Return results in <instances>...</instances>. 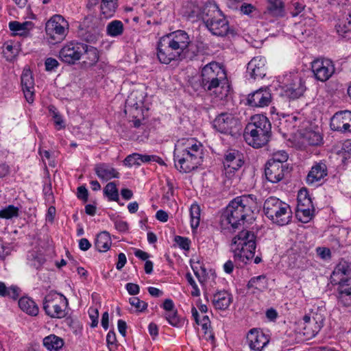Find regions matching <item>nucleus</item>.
<instances>
[{"mask_svg": "<svg viewBox=\"0 0 351 351\" xmlns=\"http://www.w3.org/2000/svg\"><path fill=\"white\" fill-rule=\"evenodd\" d=\"M176 168L180 173H189L203 161V145L193 138L187 139L182 145L176 147L173 152Z\"/></svg>", "mask_w": 351, "mask_h": 351, "instance_id": "obj_1", "label": "nucleus"}, {"mask_svg": "<svg viewBox=\"0 0 351 351\" xmlns=\"http://www.w3.org/2000/svg\"><path fill=\"white\" fill-rule=\"evenodd\" d=\"M256 205V197L252 194L239 196L232 200L221 215V223L237 229L253 213Z\"/></svg>", "mask_w": 351, "mask_h": 351, "instance_id": "obj_2", "label": "nucleus"}, {"mask_svg": "<svg viewBox=\"0 0 351 351\" xmlns=\"http://www.w3.org/2000/svg\"><path fill=\"white\" fill-rule=\"evenodd\" d=\"M244 138L246 143L254 147L265 145L271 136V125L268 118L263 114H255L245 126Z\"/></svg>", "mask_w": 351, "mask_h": 351, "instance_id": "obj_3", "label": "nucleus"}, {"mask_svg": "<svg viewBox=\"0 0 351 351\" xmlns=\"http://www.w3.org/2000/svg\"><path fill=\"white\" fill-rule=\"evenodd\" d=\"M226 81V71L219 63L211 62L202 68L199 84L209 94L218 96V89L223 88Z\"/></svg>", "mask_w": 351, "mask_h": 351, "instance_id": "obj_4", "label": "nucleus"}, {"mask_svg": "<svg viewBox=\"0 0 351 351\" xmlns=\"http://www.w3.org/2000/svg\"><path fill=\"white\" fill-rule=\"evenodd\" d=\"M256 247V236L250 230H242L232 240L231 249L234 259L245 264L254 258Z\"/></svg>", "mask_w": 351, "mask_h": 351, "instance_id": "obj_5", "label": "nucleus"}, {"mask_svg": "<svg viewBox=\"0 0 351 351\" xmlns=\"http://www.w3.org/2000/svg\"><path fill=\"white\" fill-rule=\"evenodd\" d=\"M263 210L266 217L278 226L288 224L292 218L289 205L274 196L265 201Z\"/></svg>", "mask_w": 351, "mask_h": 351, "instance_id": "obj_6", "label": "nucleus"}, {"mask_svg": "<svg viewBox=\"0 0 351 351\" xmlns=\"http://www.w3.org/2000/svg\"><path fill=\"white\" fill-rule=\"evenodd\" d=\"M213 126L217 132L232 136L240 134L241 130L239 120L227 112L219 114L213 120Z\"/></svg>", "mask_w": 351, "mask_h": 351, "instance_id": "obj_7", "label": "nucleus"}, {"mask_svg": "<svg viewBox=\"0 0 351 351\" xmlns=\"http://www.w3.org/2000/svg\"><path fill=\"white\" fill-rule=\"evenodd\" d=\"M43 310L52 318H63L66 313L63 306L67 304L66 298L62 294L51 292L43 300Z\"/></svg>", "mask_w": 351, "mask_h": 351, "instance_id": "obj_8", "label": "nucleus"}, {"mask_svg": "<svg viewBox=\"0 0 351 351\" xmlns=\"http://www.w3.org/2000/svg\"><path fill=\"white\" fill-rule=\"evenodd\" d=\"M68 27V22L61 15L56 14L47 22L45 31L55 43H60L66 37Z\"/></svg>", "mask_w": 351, "mask_h": 351, "instance_id": "obj_9", "label": "nucleus"}, {"mask_svg": "<svg viewBox=\"0 0 351 351\" xmlns=\"http://www.w3.org/2000/svg\"><path fill=\"white\" fill-rule=\"evenodd\" d=\"M97 23V19L93 16L85 17L79 26L78 37L86 43H95L100 36V29Z\"/></svg>", "mask_w": 351, "mask_h": 351, "instance_id": "obj_10", "label": "nucleus"}, {"mask_svg": "<svg viewBox=\"0 0 351 351\" xmlns=\"http://www.w3.org/2000/svg\"><path fill=\"white\" fill-rule=\"evenodd\" d=\"M311 70L317 80L324 82L332 77L335 69L330 59L317 58L311 62Z\"/></svg>", "mask_w": 351, "mask_h": 351, "instance_id": "obj_11", "label": "nucleus"}, {"mask_svg": "<svg viewBox=\"0 0 351 351\" xmlns=\"http://www.w3.org/2000/svg\"><path fill=\"white\" fill-rule=\"evenodd\" d=\"M285 91L291 99H297L306 90L302 78L297 73H290L284 77Z\"/></svg>", "mask_w": 351, "mask_h": 351, "instance_id": "obj_12", "label": "nucleus"}, {"mask_svg": "<svg viewBox=\"0 0 351 351\" xmlns=\"http://www.w3.org/2000/svg\"><path fill=\"white\" fill-rule=\"evenodd\" d=\"M165 36L160 38L157 46V57L162 64H169L173 60H182V55Z\"/></svg>", "mask_w": 351, "mask_h": 351, "instance_id": "obj_13", "label": "nucleus"}, {"mask_svg": "<svg viewBox=\"0 0 351 351\" xmlns=\"http://www.w3.org/2000/svg\"><path fill=\"white\" fill-rule=\"evenodd\" d=\"M212 34L217 36L224 37L228 36H234L237 34L233 27H230L228 20L223 16L222 12L220 16H217L213 21H210L206 25Z\"/></svg>", "mask_w": 351, "mask_h": 351, "instance_id": "obj_14", "label": "nucleus"}, {"mask_svg": "<svg viewBox=\"0 0 351 351\" xmlns=\"http://www.w3.org/2000/svg\"><path fill=\"white\" fill-rule=\"evenodd\" d=\"M272 101L271 89L268 86L261 87L250 93L247 97V104L253 108L268 106Z\"/></svg>", "mask_w": 351, "mask_h": 351, "instance_id": "obj_15", "label": "nucleus"}, {"mask_svg": "<svg viewBox=\"0 0 351 351\" xmlns=\"http://www.w3.org/2000/svg\"><path fill=\"white\" fill-rule=\"evenodd\" d=\"M331 130L341 132H351V111L336 112L330 119Z\"/></svg>", "mask_w": 351, "mask_h": 351, "instance_id": "obj_16", "label": "nucleus"}, {"mask_svg": "<svg viewBox=\"0 0 351 351\" xmlns=\"http://www.w3.org/2000/svg\"><path fill=\"white\" fill-rule=\"evenodd\" d=\"M303 335L306 339H310L314 337L321 330L324 325V318L316 314L312 317L308 315L303 317Z\"/></svg>", "mask_w": 351, "mask_h": 351, "instance_id": "obj_17", "label": "nucleus"}, {"mask_svg": "<svg viewBox=\"0 0 351 351\" xmlns=\"http://www.w3.org/2000/svg\"><path fill=\"white\" fill-rule=\"evenodd\" d=\"M246 73L254 80L263 79L267 73L265 58L262 56L253 58L247 64Z\"/></svg>", "mask_w": 351, "mask_h": 351, "instance_id": "obj_18", "label": "nucleus"}, {"mask_svg": "<svg viewBox=\"0 0 351 351\" xmlns=\"http://www.w3.org/2000/svg\"><path fill=\"white\" fill-rule=\"evenodd\" d=\"M80 45L81 43H71L64 46L59 51L60 59L69 64H74L82 56V53H80V50L82 49Z\"/></svg>", "mask_w": 351, "mask_h": 351, "instance_id": "obj_19", "label": "nucleus"}, {"mask_svg": "<svg viewBox=\"0 0 351 351\" xmlns=\"http://www.w3.org/2000/svg\"><path fill=\"white\" fill-rule=\"evenodd\" d=\"M169 42L183 56V52L191 43L188 34L184 30H177L165 36Z\"/></svg>", "mask_w": 351, "mask_h": 351, "instance_id": "obj_20", "label": "nucleus"}, {"mask_svg": "<svg viewBox=\"0 0 351 351\" xmlns=\"http://www.w3.org/2000/svg\"><path fill=\"white\" fill-rule=\"evenodd\" d=\"M288 167L282 163L267 162L265 165V175L268 181L272 183H278L285 176V172Z\"/></svg>", "mask_w": 351, "mask_h": 351, "instance_id": "obj_21", "label": "nucleus"}, {"mask_svg": "<svg viewBox=\"0 0 351 351\" xmlns=\"http://www.w3.org/2000/svg\"><path fill=\"white\" fill-rule=\"evenodd\" d=\"M225 169V173L227 177H230L231 174L240 169L243 165L242 156L239 152L231 151L225 155L223 161Z\"/></svg>", "mask_w": 351, "mask_h": 351, "instance_id": "obj_22", "label": "nucleus"}, {"mask_svg": "<svg viewBox=\"0 0 351 351\" xmlns=\"http://www.w3.org/2000/svg\"><path fill=\"white\" fill-rule=\"evenodd\" d=\"M247 342L252 350L261 351L269 343V339L262 332L253 328L247 333Z\"/></svg>", "mask_w": 351, "mask_h": 351, "instance_id": "obj_23", "label": "nucleus"}, {"mask_svg": "<svg viewBox=\"0 0 351 351\" xmlns=\"http://www.w3.org/2000/svg\"><path fill=\"white\" fill-rule=\"evenodd\" d=\"M350 274L351 265L348 261L341 259L331 274L330 282L332 284H335L346 279H350L351 277H349Z\"/></svg>", "mask_w": 351, "mask_h": 351, "instance_id": "obj_24", "label": "nucleus"}, {"mask_svg": "<svg viewBox=\"0 0 351 351\" xmlns=\"http://www.w3.org/2000/svg\"><path fill=\"white\" fill-rule=\"evenodd\" d=\"M338 302L345 306H351V278L335 283Z\"/></svg>", "mask_w": 351, "mask_h": 351, "instance_id": "obj_25", "label": "nucleus"}, {"mask_svg": "<svg viewBox=\"0 0 351 351\" xmlns=\"http://www.w3.org/2000/svg\"><path fill=\"white\" fill-rule=\"evenodd\" d=\"M328 174V169L325 162L320 161L312 167L306 176V182L313 184L320 181Z\"/></svg>", "mask_w": 351, "mask_h": 351, "instance_id": "obj_26", "label": "nucleus"}, {"mask_svg": "<svg viewBox=\"0 0 351 351\" xmlns=\"http://www.w3.org/2000/svg\"><path fill=\"white\" fill-rule=\"evenodd\" d=\"M80 47H82V49L80 50V53H82V57L84 58L83 63L88 66L95 65L99 58L97 49L91 45L82 43Z\"/></svg>", "mask_w": 351, "mask_h": 351, "instance_id": "obj_27", "label": "nucleus"}, {"mask_svg": "<svg viewBox=\"0 0 351 351\" xmlns=\"http://www.w3.org/2000/svg\"><path fill=\"white\" fill-rule=\"evenodd\" d=\"M232 302V295L225 290L218 291L213 295L212 303L218 310L227 309Z\"/></svg>", "mask_w": 351, "mask_h": 351, "instance_id": "obj_28", "label": "nucleus"}, {"mask_svg": "<svg viewBox=\"0 0 351 351\" xmlns=\"http://www.w3.org/2000/svg\"><path fill=\"white\" fill-rule=\"evenodd\" d=\"M221 13V11L219 9V7L216 3L204 2L201 19L204 21L205 25H206L210 21H213L217 16H220Z\"/></svg>", "mask_w": 351, "mask_h": 351, "instance_id": "obj_29", "label": "nucleus"}, {"mask_svg": "<svg viewBox=\"0 0 351 351\" xmlns=\"http://www.w3.org/2000/svg\"><path fill=\"white\" fill-rule=\"evenodd\" d=\"M95 171L97 176L102 180H108L112 178H118L119 177V172L106 163L96 165Z\"/></svg>", "mask_w": 351, "mask_h": 351, "instance_id": "obj_30", "label": "nucleus"}, {"mask_svg": "<svg viewBox=\"0 0 351 351\" xmlns=\"http://www.w3.org/2000/svg\"><path fill=\"white\" fill-rule=\"evenodd\" d=\"M285 9L281 1H277L273 3L269 4L266 10L263 12V16L265 19L270 18L278 19L285 15Z\"/></svg>", "mask_w": 351, "mask_h": 351, "instance_id": "obj_31", "label": "nucleus"}, {"mask_svg": "<svg viewBox=\"0 0 351 351\" xmlns=\"http://www.w3.org/2000/svg\"><path fill=\"white\" fill-rule=\"evenodd\" d=\"M19 306L23 312L31 316H36L38 314V306L31 298L22 297L19 300Z\"/></svg>", "mask_w": 351, "mask_h": 351, "instance_id": "obj_32", "label": "nucleus"}, {"mask_svg": "<svg viewBox=\"0 0 351 351\" xmlns=\"http://www.w3.org/2000/svg\"><path fill=\"white\" fill-rule=\"evenodd\" d=\"M111 243L112 241L110 234L106 231H104L97 234L95 239V246L99 252H106L110 249Z\"/></svg>", "mask_w": 351, "mask_h": 351, "instance_id": "obj_33", "label": "nucleus"}, {"mask_svg": "<svg viewBox=\"0 0 351 351\" xmlns=\"http://www.w3.org/2000/svg\"><path fill=\"white\" fill-rule=\"evenodd\" d=\"M43 346L49 351H58L64 346V340L55 335H50L43 339Z\"/></svg>", "mask_w": 351, "mask_h": 351, "instance_id": "obj_34", "label": "nucleus"}, {"mask_svg": "<svg viewBox=\"0 0 351 351\" xmlns=\"http://www.w3.org/2000/svg\"><path fill=\"white\" fill-rule=\"evenodd\" d=\"M117 0H101L100 8L104 17H111L117 8Z\"/></svg>", "mask_w": 351, "mask_h": 351, "instance_id": "obj_35", "label": "nucleus"}, {"mask_svg": "<svg viewBox=\"0 0 351 351\" xmlns=\"http://www.w3.org/2000/svg\"><path fill=\"white\" fill-rule=\"evenodd\" d=\"M247 289H255L258 291H263L267 288L266 277L264 275H261L256 277L252 278L247 285Z\"/></svg>", "mask_w": 351, "mask_h": 351, "instance_id": "obj_36", "label": "nucleus"}, {"mask_svg": "<svg viewBox=\"0 0 351 351\" xmlns=\"http://www.w3.org/2000/svg\"><path fill=\"white\" fill-rule=\"evenodd\" d=\"M104 194L108 198L109 201H114L118 202L121 206L123 205V203L121 204L119 202V191L115 182H111L108 183L104 189Z\"/></svg>", "mask_w": 351, "mask_h": 351, "instance_id": "obj_37", "label": "nucleus"}, {"mask_svg": "<svg viewBox=\"0 0 351 351\" xmlns=\"http://www.w3.org/2000/svg\"><path fill=\"white\" fill-rule=\"evenodd\" d=\"M322 137L321 134L315 131H306L303 135V142L312 146H317L321 144Z\"/></svg>", "mask_w": 351, "mask_h": 351, "instance_id": "obj_38", "label": "nucleus"}, {"mask_svg": "<svg viewBox=\"0 0 351 351\" xmlns=\"http://www.w3.org/2000/svg\"><path fill=\"white\" fill-rule=\"evenodd\" d=\"M297 208H314L311 198L309 197L306 189L300 190L298 195V205Z\"/></svg>", "mask_w": 351, "mask_h": 351, "instance_id": "obj_39", "label": "nucleus"}, {"mask_svg": "<svg viewBox=\"0 0 351 351\" xmlns=\"http://www.w3.org/2000/svg\"><path fill=\"white\" fill-rule=\"evenodd\" d=\"M123 23L118 20L111 21L106 27L107 34L112 37L121 35L123 32Z\"/></svg>", "mask_w": 351, "mask_h": 351, "instance_id": "obj_40", "label": "nucleus"}, {"mask_svg": "<svg viewBox=\"0 0 351 351\" xmlns=\"http://www.w3.org/2000/svg\"><path fill=\"white\" fill-rule=\"evenodd\" d=\"M19 292L20 289L16 286L7 287L4 282H0V296L16 300L19 295Z\"/></svg>", "mask_w": 351, "mask_h": 351, "instance_id": "obj_41", "label": "nucleus"}, {"mask_svg": "<svg viewBox=\"0 0 351 351\" xmlns=\"http://www.w3.org/2000/svg\"><path fill=\"white\" fill-rule=\"evenodd\" d=\"M337 31L342 37L348 40L351 39V10L346 14V23L343 26L339 25Z\"/></svg>", "mask_w": 351, "mask_h": 351, "instance_id": "obj_42", "label": "nucleus"}, {"mask_svg": "<svg viewBox=\"0 0 351 351\" xmlns=\"http://www.w3.org/2000/svg\"><path fill=\"white\" fill-rule=\"evenodd\" d=\"M21 86L24 88H34V80L29 69H24L21 77Z\"/></svg>", "mask_w": 351, "mask_h": 351, "instance_id": "obj_43", "label": "nucleus"}, {"mask_svg": "<svg viewBox=\"0 0 351 351\" xmlns=\"http://www.w3.org/2000/svg\"><path fill=\"white\" fill-rule=\"evenodd\" d=\"M314 210V208H297L295 215L299 221L307 223L312 219Z\"/></svg>", "mask_w": 351, "mask_h": 351, "instance_id": "obj_44", "label": "nucleus"}, {"mask_svg": "<svg viewBox=\"0 0 351 351\" xmlns=\"http://www.w3.org/2000/svg\"><path fill=\"white\" fill-rule=\"evenodd\" d=\"M19 215V209L14 205H8L4 208L0 210V218L10 219L13 217H17Z\"/></svg>", "mask_w": 351, "mask_h": 351, "instance_id": "obj_45", "label": "nucleus"}, {"mask_svg": "<svg viewBox=\"0 0 351 351\" xmlns=\"http://www.w3.org/2000/svg\"><path fill=\"white\" fill-rule=\"evenodd\" d=\"M203 3V1H197L191 2L189 7V16L190 18H197L201 19Z\"/></svg>", "mask_w": 351, "mask_h": 351, "instance_id": "obj_46", "label": "nucleus"}, {"mask_svg": "<svg viewBox=\"0 0 351 351\" xmlns=\"http://www.w3.org/2000/svg\"><path fill=\"white\" fill-rule=\"evenodd\" d=\"M165 317L169 324L174 327H181L184 324V320L178 317L177 310L176 309L166 312Z\"/></svg>", "mask_w": 351, "mask_h": 351, "instance_id": "obj_47", "label": "nucleus"}, {"mask_svg": "<svg viewBox=\"0 0 351 351\" xmlns=\"http://www.w3.org/2000/svg\"><path fill=\"white\" fill-rule=\"evenodd\" d=\"M191 225L192 228H197L199 224L200 208L197 204H192L190 208Z\"/></svg>", "mask_w": 351, "mask_h": 351, "instance_id": "obj_48", "label": "nucleus"}, {"mask_svg": "<svg viewBox=\"0 0 351 351\" xmlns=\"http://www.w3.org/2000/svg\"><path fill=\"white\" fill-rule=\"evenodd\" d=\"M31 24V22L11 21L9 23V28L12 32H16L18 34L23 35L28 29L27 26Z\"/></svg>", "mask_w": 351, "mask_h": 351, "instance_id": "obj_49", "label": "nucleus"}, {"mask_svg": "<svg viewBox=\"0 0 351 351\" xmlns=\"http://www.w3.org/2000/svg\"><path fill=\"white\" fill-rule=\"evenodd\" d=\"M199 50L197 47L193 43H190L189 47L183 52L182 59L193 60L198 54Z\"/></svg>", "mask_w": 351, "mask_h": 351, "instance_id": "obj_50", "label": "nucleus"}, {"mask_svg": "<svg viewBox=\"0 0 351 351\" xmlns=\"http://www.w3.org/2000/svg\"><path fill=\"white\" fill-rule=\"evenodd\" d=\"M28 260L29 264L36 269H39L45 262V258L42 254L35 253H32Z\"/></svg>", "mask_w": 351, "mask_h": 351, "instance_id": "obj_51", "label": "nucleus"}, {"mask_svg": "<svg viewBox=\"0 0 351 351\" xmlns=\"http://www.w3.org/2000/svg\"><path fill=\"white\" fill-rule=\"evenodd\" d=\"M191 268L194 274L200 282H202V276H204L206 273V269L199 262H197L195 265L192 264L191 261Z\"/></svg>", "mask_w": 351, "mask_h": 351, "instance_id": "obj_52", "label": "nucleus"}, {"mask_svg": "<svg viewBox=\"0 0 351 351\" xmlns=\"http://www.w3.org/2000/svg\"><path fill=\"white\" fill-rule=\"evenodd\" d=\"M288 159V154L285 151H278L273 154V156L267 162H274L276 163H284Z\"/></svg>", "mask_w": 351, "mask_h": 351, "instance_id": "obj_53", "label": "nucleus"}, {"mask_svg": "<svg viewBox=\"0 0 351 351\" xmlns=\"http://www.w3.org/2000/svg\"><path fill=\"white\" fill-rule=\"evenodd\" d=\"M129 302L130 304L134 306L139 312H142L147 308V304L145 302L141 300L138 298L133 297L130 299Z\"/></svg>", "mask_w": 351, "mask_h": 351, "instance_id": "obj_54", "label": "nucleus"}, {"mask_svg": "<svg viewBox=\"0 0 351 351\" xmlns=\"http://www.w3.org/2000/svg\"><path fill=\"white\" fill-rule=\"evenodd\" d=\"M140 158H141L139 156V154L134 153L128 156L125 158L123 162H124L125 165L129 166V167H132L133 165H141Z\"/></svg>", "mask_w": 351, "mask_h": 351, "instance_id": "obj_55", "label": "nucleus"}, {"mask_svg": "<svg viewBox=\"0 0 351 351\" xmlns=\"http://www.w3.org/2000/svg\"><path fill=\"white\" fill-rule=\"evenodd\" d=\"M174 241L181 249L184 250H189L191 241L188 238L181 236H176Z\"/></svg>", "mask_w": 351, "mask_h": 351, "instance_id": "obj_56", "label": "nucleus"}, {"mask_svg": "<svg viewBox=\"0 0 351 351\" xmlns=\"http://www.w3.org/2000/svg\"><path fill=\"white\" fill-rule=\"evenodd\" d=\"M186 278L189 284L192 287L193 291H191V295L194 297H197L200 295V291L194 280L193 276L190 273H187L186 274Z\"/></svg>", "mask_w": 351, "mask_h": 351, "instance_id": "obj_57", "label": "nucleus"}, {"mask_svg": "<svg viewBox=\"0 0 351 351\" xmlns=\"http://www.w3.org/2000/svg\"><path fill=\"white\" fill-rule=\"evenodd\" d=\"M45 65L46 71H51L58 66L59 63L55 58H48L45 60Z\"/></svg>", "mask_w": 351, "mask_h": 351, "instance_id": "obj_58", "label": "nucleus"}, {"mask_svg": "<svg viewBox=\"0 0 351 351\" xmlns=\"http://www.w3.org/2000/svg\"><path fill=\"white\" fill-rule=\"evenodd\" d=\"M89 316L92 321L90 326L92 328L96 327L98 324V317H99L98 310L96 308H90Z\"/></svg>", "mask_w": 351, "mask_h": 351, "instance_id": "obj_59", "label": "nucleus"}, {"mask_svg": "<svg viewBox=\"0 0 351 351\" xmlns=\"http://www.w3.org/2000/svg\"><path fill=\"white\" fill-rule=\"evenodd\" d=\"M114 224L115 228L119 232H125L128 229V224L126 221L114 219Z\"/></svg>", "mask_w": 351, "mask_h": 351, "instance_id": "obj_60", "label": "nucleus"}, {"mask_svg": "<svg viewBox=\"0 0 351 351\" xmlns=\"http://www.w3.org/2000/svg\"><path fill=\"white\" fill-rule=\"evenodd\" d=\"M106 342L110 350H111V348H110V346H117V340L116 337V334L114 330H110L107 334Z\"/></svg>", "mask_w": 351, "mask_h": 351, "instance_id": "obj_61", "label": "nucleus"}, {"mask_svg": "<svg viewBox=\"0 0 351 351\" xmlns=\"http://www.w3.org/2000/svg\"><path fill=\"white\" fill-rule=\"evenodd\" d=\"M125 288L129 293V294L135 295L139 293L140 288L139 286L136 284L129 282L125 285Z\"/></svg>", "mask_w": 351, "mask_h": 351, "instance_id": "obj_62", "label": "nucleus"}, {"mask_svg": "<svg viewBox=\"0 0 351 351\" xmlns=\"http://www.w3.org/2000/svg\"><path fill=\"white\" fill-rule=\"evenodd\" d=\"M317 253L320 258L324 260L329 259L331 256L330 250L326 247H317Z\"/></svg>", "mask_w": 351, "mask_h": 351, "instance_id": "obj_63", "label": "nucleus"}, {"mask_svg": "<svg viewBox=\"0 0 351 351\" xmlns=\"http://www.w3.org/2000/svg\"><path fill=\"white\" fill-rule=\"evenodd\" d=\"M88 190L84 186H80L77 188V197L84 202H86L88 200Z\"/></svg>", "mask_w": 351, "mask_h": 351, "instance_id": "obj_64", "label": "nucleus"}]
</instances>
